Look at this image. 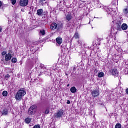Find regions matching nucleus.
<instances>
[{
  "label": "nucleus",
  "instance_id": "17",
  "mask_svg": "<svg viewBox=\"0 0 128 128\" xmlns=\"http://www.w3.org/2000/svg\"><path fill=\"white\" fill-rule=\"evenodd\" d=\"M32 122V118H27L25 119L26 124H30Z\"/></svg>",
  "mask_w": 128,
  "mask_h": 128
},
{
  "label": "nucleus",
  "instance_id": "16",
  "mask_svg": "<svg viewBox=\"0 0 128 128\" xmlns=\"http://www.w3.org/2000/svg\"><path fill=\"white\" fill-rule=\"evenodd\" d=\"M44 113L45 114H50V107L46 108Z\"/></svg>",
  "mask_w": 128,
  "mask_h": 128
},
{
  "label": "nucleus",
  "instance_id": "10",
  "mask_svg": "<svg viewBox=\"0 0 128 128\" xmlns=\"http://www.w3.org/2000/svg\"><path fill=\"white\" fill-rule=\"evenodd\" d=\"M50 28L51 30H56L58 28V24H56V22H53L52 24H51Z\"/></svg>",
  "mask_w": 128,
  "mask_h": 128
},
{
  "label": "nucleus",
  "instance_id": "9",
  "mask_svg": "<svg viewBox=\"0 0 128 128\" xmlns=\"http://www.w3.org/2000/svg\"><path fill=\"white\" fill-rule=\"evenodd\" d=\"M64 114V112L62 110H59L58 112L54 114V118H62V116Z\"/></svg>",
  "mask_w": 128,
  "mask_h": 128
},
{
  "label": "nucleus",
  "instance_id": "29",
  "mask_svg": "<svg viewBox=\"0 0 128 128\" xmlns=\"http://www.w3.org/2000/svg\"><path fill=\"white\" fill-rule=\"evenodd\" d=\"M6 51H3L2 52V56H6Z\"/></svg>",
  "mask_w": 128,
  "mask_h": 128
},
{
  "label": "nucleus",
  "instance_id": "37",
  "mask_svg": "<svg viewBox=\"0 0 128 128\" xmlns=\"http://www.w3.org/2000/svg\"><path fill=\"white\" fill-rule=\"evenodd\" d=\"M2 28L1 26H0V32H2Z\"/></svg>",
  "mask_w": 128,
  "mask_h": 128
},
{
  "label": "nucleus",
  "instance_id": "27",
  "mask_svg": "<svg viewBox=\"0 0 128 128\" xmlns=\"http://www.w3.org/2000/svg\"><path fill=\"white\" fill-rule=\"evenodd\" d=\"M10 2H12V4L14 5L16 4V0H10Z\"/></svg>",
  "mask_w": 128,
  "mask_h": 128
},
{
  "label": "nucleus",
  "instance_id": "21",
  "mask_svg": "<svg viewBox=\"0 0 128 128\" xmlns=\"http://www.w3.org/2000/svg\"><path fill=\"white\" fill-rule=\"evenodd\" d=\"M11 61H12V62L13 64H16V62H18V60L16 58H12Z\"/></svg>",
  "mask_w": 128,
  "mask_h": 128
},
{
  "label": "nucleus",
  "instance_id": "7",
  "mask_svg": "<svg viewBox=\"0 0 128 128\" xmlns=\"http://www.w3.org/2000/svg\"><path fill=\"white\" fill-rule=\"evenodd\" d=\"M110 72H111L112 76H118V70L116 68L111 69Z\"/></svg>",
  "mask_w": 128,
  "mask_h": 128
},
{
  "label": "nucleus",
  "instance_id": "3",
  "mask_svg": "<svg viewBox=\"0 0 128 128\" xmlns=\"http://www.w3.org/2000/svg\"><path fill=\"white\" fill-rule=\"evenodd\" d=\"M115 28L117 30H122V21L118 20L115 24Z\"/></svg>",
  "mask_w": 128,
  "mask_h": 128
},
{
  "label": "nucleus",
  "instance_id": "35",
  "mask_svg": "<svg viewBox=\"0 0 128 128\" xmlns=\"http://www.w3.org/2000/svg\"><path fill=\"white\" fill-rule=\"evenodd\" d=\"M21 12H24V8L21 9Z\"/></svg>",
  "mask_w": 128,
  "mask_h": 128
},
{
  "label": "nucleus",
  "instance_id": "6",
  "mask_svg": "<svg viewBox=\"0 0 128 128\" xmlns=\"http://www.w3.org/2000/svg\"><path fill=\"white\" fill-rule=\"evenodd\" d=\"M64 18L66 20H67V22H70V20H72V16L70 13H68L66 15Z\"/></svg>",
  "mask_w": 128,
  "mask_h": 128
},
{
  "label": "nucleus",
  "instance_id": "18",
  "mask_svg": "<svg viewBox=\"0 0 128 128\" xmlns=\"http://www.w3.org/2000/svg\"><path fill=\"white\" fill-rule=\"evenodd\" d=\"M92 2L95 6H98V4H100V1H98V0H93Z\"/></svg>",
  "mask_w": 128,
  "mask_h": 128
},
{
  "label": "nucleus",
  "instance_id": "28",
  "mask_svg": "<svg viewBox=\"0 0 128 128\" xmlns=\"http://www.w3.org/2000/svg\"><path fill=\"white\" fill-rule=\"evenodd\" d=\"M33 128H40V124L35 125Z\"/></svg>",
  "mask_w": 128,
  "mask_h": 128
},
{
  "label": "nucleus",
  "instance_id": "20",
  "mask_svg": "<svg viewBox=\"0 0 128 128\" xmlns=\"http://www.w3.org/2000/svg\"><path fill=\"white\" fill-rule=\"evenodd\" d=\"M8 110L6 109H4L2 112V114L3 116H6V114H8Z\"/></svg>",
  "mask_w": 128,
  "mask_h": 128
},
{
  "label": "nucleus",
  "instance_id": "1",
  "mask_svg": "<svg viewBox=\"0 0 128 128\" xmlns=\"http://www.w3.org/2000/svg\"><path fill=\"white\" fill-rule=\"evenodd\" d=\"M26 94V89L24 88H20L16 94L15 99L16 100L20 102L22 100V96H24Z\"/></svg>",
  "mask_w": 128,
  "mask_h": 128
},
{
  "label": "nucleus",
  "instance_id": "14",
  "mask_svg": "<svg viewBox=\"0 0 128 128\" xmlns=\"http://www.w3.org/2000/svg\"><path fill=\"white\" fill-rule=\"evenodd\" d=\"M70 90L72 94H74L76 92V88L75 86H72L70 88Z\"/></svg>",
  "mask_w": 128,
  "mask_h": 128
},
{
  "label": "nucleus",
  "instance_id": "33",
  "mask_svg": "<svg viewBox=\"0 0 128 128\" xmlns=\"http://www.w3.org/2000/svg\"><path fill=\"white\" fill-rule=\"evenodd\" d=\"M67 104H70V100H68Z\"/></svg>",
  "mask_w": 128,
  "mask_h": 128
},
{
  "label": "nucleus",
  "instance_id": "22",
  "mask_svg": "<svg viewBox=\"0 0 128 128\" xmlns=\"http://www.w3.org/2000/svg\"><path fill=\"white\" fill-rule=\"evenodd\" d=\"M2 95L3 96H8V91H6V90L3 91V92H2Z\"/></svg>",
  "mask_w": 128,
  "mask_h": 128
},
{
  "label": "nucleus",
  "instance_id": "13",
  "mask_svg": "<svg viewBox=\"0 0 128 128\" xmlns=\"http://www.w3.org/2000/svg\"><path fill=\"white\" fill-rule=\"evenodd\" d=\"M28 113L30 115L34 114H36V110H32V109H28Z\"/></svg>",
  "mask_w": 128,
  "mask_h": 128
},
{
  "label": "nucleus",
  "instance_id": "30",
  "mask_svg": "<svg viewBox=\"0 0 128 128\" xmlns=\"http://www.w3.org/2000/svg\"><path fill=\"white\" fill-rule=\"evenodd\" d=\"M10 76L9 74H7L5 76L6 78H10Z\"/></svg>",
  "mask_w": 128,
  "mask_h": 128
},
{
  "label": "nucleus",
  "instance_id": "25",
  "mask_svg": "<svg viewBox=\"0 0 128 128\" xmlns=\"http://www.w3.org/2000/svg\"><path fill=\"white\" fill-rule=\"evenodd\" d=\"M115 128H122V124L119 123L116 124L115 126Z\"/></svg>",
  "mask_w": 128,
  "mask_h": 128
},
{
  "label": "nucleus",
  "instance_id": "8",
  "mask_svg": "<svg viewBox=\"0 0 128 128\" xmlns=\"http://www.w3.org/2000/svg\"><path fill=\"white\" fill-rule=\"evenodd\" d=\"M91 92L92 96H94V98H96V96H98V94H100V92L97 90H94Z\"/></svg>",
  "mask_w": 128,
  "mask_h": 128
},
{
  "label": "nucleus",
  "instance_id": "34",
  "mask_svg": "<svg viewBox=\"0 0 128 128\" xmlns=\"http://www.w3.org/2000/svg\"><path fill=\"white\" fill-rule=\"evenodd\" d=\"M126 92L127 94H128V88L126 90Z\"/></svg>",
  "mask_w": 128,
  "mask_h": 128
},
{
  "label": "nucleus",
  "instance_id": "36",
  "mask_svg": "<svg viewBox=\"0 0 128 128\" xmlns=\"http://www.w3.org/2000/svg\"><path fill=\"white\" fill-rule=\"evenodd\" d=\"M46 2V0H40V2Z\"/></svg>",
  "mask_w": 128,
  "mask_h": 128
},
{
  "label": "nucleus",
  "instance_id": "38",
  "mask_svg": "<svg viewBox=\"0 0 128 128\" xmlns=\"http://www.w3.org/2000/svg\"><path fill=\"white\" fill-rule=\"evenodd\" d=\"M110 10V9L107 8L106 12H108V10Z\"/></svg>",
  "mask_w": 128,
  "mask_h": 128
},
{
  "label": "nucleus",
  "instance_id": "31",
  "mask_svg": "<svg viewBox=\"0 0 128 128\" xmlns=\"http://www.w3.org/2000/svg\"><path fill=\"white\" fill-rule=\"evenodd\" d=\"M78 44H80V46H82V41H80V40H78Z\"/></svg>",
  "mask_w": 128,
  "mask_h": 128
},
{
  "label": "nucleus",
  "instance_id": "4",
  "mask_svg": "<svg viewBox=\"0 0 128 128\" xmlns=\"http://www.w3.org/2000/svg\"><path fill=\"white\" fill-rule=\"evenodd\" d=\"M8 54H6L5 55V60H6V62H8V60H12V54H12V50H10L8 51Z\"/></svg>",
  "mask_w": 128,
  "mask_h": 128
},
{
  "label": "nucleus",
  "instance_id": "5",
  "mask_svg": "<svg viewBox=\"0 0 128 128\" xmlns=\"http://www.w3.org/2000/svg\"><path fill=\"white\" fill-rule=\"evenodd\" d=\"M28 4V0H20V6H26Z\"/></svg>",
  "mask_w": 128,
  "mask_h": 128
},
{
  "label": "nucleus",
  "instance_id": "32",
  "mask_svg": "<svg viewBox=\"0 0 128 128\" xmlns=\"http://www.w3.org/2000/svg\"><path fill=\"white\" fill-rule=\"evenodd\" d=\"M2 6V2L0 0V8Z\"/></svg>",
  "mask_w": 128,
  "mask_h": 128
},
{
  "label": "nucleus",
  "instance_id": "15",
  "mask_svg": "<svg viewBox=\"0 0 128 128\" xmlns=\"http://www.w3.org/2000/svg\"><path fill=\"white\" fill-rule=\"evenodd\" d=\"M74 38L76 40H78V38H80V34H78V32H76L74 36Z\"/></svg>",
  "mask_w": 128,
  "mask_h": 128
},
{
  "label": "nucleus",
  "instance_id": "26",
  "mask_svg": "<svg viewBox=\"0 0 128 128\" xmlns=\"http://www.w3.org/2000/svg\"><path fill=\"white\" fill-rule=\"evenodd\" d=\"M66 26L67 28H70V26H72V22H68L66 24Z\"/></svg>",
  "mask_w": 128,
  "mask_h": 128
},
{
  "label": "nucleus",
  "instance_id": "11",
  "mask_svg": "<svg viewBox=\"0 0 128 128\" xmlns=\"http://www.w3.org/2000/svg\"><path fill=\"white\" fill-rule=\"evenodd\" d=\"M56 42L58 44H62V39L60 37H58L56 38Z\"/></svg>",
  "mask_w": 128,
  "mask_h": 128
},
{
  "label": "nucleus",
  "instance_id": "23",
  "mask_svg": "<svg viewBox=\"0 0 128 128\" xmlns=\"http://www.w3.org/2000/svg\"><path fill=\"white\" fill-rule=\"evenodd\" d=\"M40 34H42V36H44L46 34V31L44 30H40Z\"/></svg>",
  "mask_w": 128,
  "mask_h": 128
},
{
  "label": "nucleus",
  "instance_id": "2",
  "mask_svg": "<svg viewBox=\"0 0 128 128\" xmlns=\"http://www.w3.org/2000/svg\"><path fill=\"white\" fill-rule=\"evenodd\" d=\"M48 12L47 11L44 12V10L42 8L38 10L36 12L37 16H44V18H48Z\"/></svg>",
  "mask_w": 128,
  "mask_h": 128
},
{
  "label": "nucleus",
  "instance_id": "39",
  "mask_svg": "<svg viewBox=\"0 0 128 128\" xmlns=\"http://www.w3.org/2000/svg\"><path fill=\"white\" fill-rule=\"evenodd\" d=\"M106 6H104V10H106Z\"/></svg>",
  "mask_w": 128,
  "mask_h": 128
},
{
  "label": "nucleus",
  "instance_id": "12",
  "mask_svg": "<svg viewBox=\"0 0 128 128\" xmlns=\"http://www.w3.org/2000/svg\"><path fill=\"white\" fill-rule=\"evenodd\" d=\"M121 30H128V24H123L121 26Z\"/></svg>",
  "mask_w": 128,
  "mask_h": 128
},
{
  "label": "nucleus",
  "instance_id": "19",
  "mask_svg": "<svg viewBox=\"0 0 128 128\" xmlns=\"http://www.w3.org/2000/svg\"><path fill=\"white\" fill-rule=\"evenodd\" d=\"M104 76V72H98V78H102V76Z\"/></svg>",
  "mask_w": 128,
  "mask_h": 128
},
{
  "label": "nucleus",
  "instance_id": "24",
  "mask_svg": "<svg viewBox=\"0 0 128 128\" xmlns=\"http://www.w3.org/2000/svg\"><path fill=\"white\" fill-rule=\"evenodd\" d=\"M29 108L30 110H36V105H32Z\"/></svg>",
  "mask_w": 128,
  "mask_h": 128
}]
</instances>
